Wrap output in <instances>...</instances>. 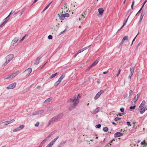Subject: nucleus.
Returning a JSON list of instances; mask_svg holds the SVG:
<instances>
[{
	"instance_id": "nucleus-21",
	"label": "nucleus",
	"mask_w": 147,
	"mask_h": 147,
	"mask_svg": "<svg viewBox=\"0 0 147 147\" xmlns=\"http://www.w3.org/2000/svg\"><path fill=\"white\" fill-rule=\"evenodd\" d=\"M128 40V36H125L123 38L122 41V42H124L125 41L127 42Z\"/></svg>"
},
{
	"instance_id": "nucleus-48",
	"label": "nucleus",
	"mask_w": 147,
	"mask_h": 147,
	"mask_svg": "<svg viewBox=\"0 0 147 147\" xmlns=\"http://www.w3.org/2000/svg\"><path fill=\"white\" fill-rule=\"evenodd\" d=\"M9 62H8V61L7 60H6V62H5V63L3 64V66H5L6 65L7 63H9Z\"/></svg>"
},
{
	"instance_id": "nucleus-53",
	"label": "nucleus",
	"mask_w": 147,
	"mask_h": 147,
	"mask_svg": "<svg viewBox=\"0 0 147 147\" xmlns=\"http://www.w3.org/2000/svg\"><path fill=\"white\" fill-rule=\"evenodd\" d=\"M47 141V140L45 139L44 140L42 141V142L40 144H43L44 142H46V141Z\"/></svg>"
},
{
	"instance_id": "nucleus-26",
	"label": "nucleus",
	"mask_w": 147,
	"mask_h": 147,
	"mask_svg": "<svg viewBox=\"0 0 147 147\" xmlns=\"http://www.w3.org/2000/svg\"><path fill=\"white\" fill-rule=\"evenodd\" d=\"M52 2H51L49 4H48L46 7H45V8L44 9H43V11H44L46 10L49 7L50 5L52 3Z\"/></svg>"
},
{
	"instance_id": "nucleus-45",
	"label": "nucleus",
	"mask_w": 147,
	"mask_h": 147,
	"mask_svg": "<svg viewBox=\"0 0 147 147\" xmlns=\"http://www.w3.org/2000/svg\"><path fill=\"white\" fill-rule=\"evenodd\" d=\"M125 114L124 113H119L118 114L119 116H122L123 115Z\"/></svg>"
},
{
	"instance_id": "nucleus-10",
	"label": "nucleus",
	"mask_w": 147,
	"mask_h": 147,
	"mask_svg": "<svg viewBox=\"0 0 147 147\" xmlns=\"http://www.w3.org/2000/svg\"><path fill=\"white\" fill-rule=\"evenodd\" d=\"M123 135V134L120 132H117L114 134V136L115 138L121 136Z\"/></svg>"
},
{
	"instance_id": "nucleus-18",
	"label": "nucleus",
	"mask_w": 147,
	"mask_h": 147,
	"mask_svg": "<svg viewBox=\"0 0 147 147\" xmlns=\"http://www.w3.org/2000/svg\"><path fill=\"white\" fill-rule=\"evenodd\" d=\"M100 109V107H97L94 110L92 113V114H94L98 113L99 111V109Z\"/></svg>"
},
{
	"instance_id": "nucleus-46",
	"label": "nucleus",
	"mask_w": 147,
	"mask_h": 147,
	"mask_svg": "<svg viewBox=\"0 0 147 147\" xmlns=\"http://www.w3.org/2000/svg\"><path fill=\"white\" fill-rule=\"evenodd\" d=\"M3 124L4 125V126L5 127H6V125H8V124L7 123V121H5L4 122H3Z\"/></svg>"
},
{
	"instance_id": "nucleus-58",
	"label": "nucleus",
	"mask_w": 147,
	"mask_h": 147,
	"mask_svg": "<svg viewBox=\"0 0 147 147\" xmlns=\"http://www.w3.org/2000/svg\"><path fill=\"white\" fill-rule=\"evenodd\" d=\"M127 123L128 126H131V125L130 124V123L129 122L127 121Z\"/></svg>"
},
{
	"instance_id": "nucleus-62",
	"label": "nucleus",
	"mask_w": 147,
	"mask_h": 147,
	"mask_svg": "<svg viewBox=\"0 0 147 147\" xmlns=\"http://www.w3.org/2000/svg\"><path fill=\"white\" fill-rule=\"evenodd\" d=\"M142 8H143L142 7H141V8H140V10H139L138 12V13H139L142 10Z\"/></svg>"
},
{
	"instance_id": "nucleus-63",
	"label": "nucleus",
	"mask_w": 147,
	"mask_h": 147,
	"mask_svg": "<svg viewBox=\"0 0 147 147\" xmlns=\"http://www.w3.org/2000/svg\"><path fill=\"white\" fill-rule=\"evenodd\" d=\"M53 110V109L52 108H49L48 111H51Z\"/></svg>"
},
{
	"instance_id": "nucleus-61",
	"label": "nucleus",
	"mask_w": 147,
	"mask_h": 147,
	"mask_svg": "<svg viewBox=\"0 0 147 147\" xmlns=\"http://www.w3.org/2000/svg\"><path fill=\"white\" fill-rule=\"evenodd\" d=\"M140 93H138V94H137V96L136 97H138V98L140 96Z\"/></svg>"
},
{
	"instance_id": "nucleus-31",
	"label": "nucleus",
	"mask_w": 147,
	"mask_h": 147,
	"mask_svg": "<svg viewBox=\"0 0 147 147\" xmlns=\"http://www.w3.org/2000/svg\"><path fill=\"white\" fill-rule=\"evenodd\" d=\"M53 144H54L53 143H52V142H51L46 146V147H51Z\"/></svg>"
},
{
	"instance_id": "nucleus-35",
	"label": "nucleus",
	"mask_w": 147,
	"mask_h": 147,
	"mask_svg": "<svg viewBox=\"0 0 147 147\" xmlns=\"http://www.w3.org/2000/svg\"><path fill=\"white\" fill-rule=\"evenodd\" d=\"M24 127V125H21L18 127L19 129L20 130L22 129Z\"/></svg>"
},
{
	"instance_id": "nucleus-43",
	"label": "nucleus",
	"mask_w": 147,
	"mask_h": 147,
	"mask_svg": "<svg viewBox=\"0 0 147 147\" xmlns=\"http://www.w3.org/2000/svg\"><path fill=\"white\" fill-rule=\"evenodd\" d=\"M91 45H89V46H87V47H84L82 49L83 50V51L87 49H88L89 47H90V46Z\"/></svg>"
},
{
	"instance_id": "nucleus-2",
	"label": "nucleus",
	"mask_w": 147,
	"mask_h": 147,
	"mask_svg": "<svg viewBox=\"0 0 147 147\" xmlns=\"http://www.w3.org/2000/svg\"><path fill=\"white\" fill-rule=\"evenodd\" d=\"M63 115V113H60L51 119L48 122V125L47 126L48 127L51 124L53 123L54 122L59 121L61 119H62Z\"/></svg>"
},
{
	"instance_id": "nucleus-7",
	"label": "nucleus",
	"mask_w": 147,
	"mask_h": 147,
	"mask_svg": "<svg viewBox=\"0 0 147 147\" xmlns=\"http://www.w3.org/2000/svg\"><path fill=\"white\" fill-rule=\"evenodd\" d=\"M104 92V91L103 90H101L100 92H98L96 94L94 98L95 100L97 99Z\"/></svg>"
},
{
	"instance_id": "nucleus-11",
	"label": "nucleus",
	"mask_w": 147,
	"mask_h": 147,
	"mask_svg": "<svg viewBox=\"0 0 147 147\" xmlns=\"http://www.w3.org/2000/svg\"><path fill=\"white\" fill-rule=\"evenodd\" d=\"M42 57V56H39V57L37 58V59L36 61L34 62V64L35 65H38L40 59H41Z\"/></svg>"
},
{
	"instance_id": "nucleus-28",
	"label": "nucleus",
	"mask_w": 147,
	"mask_h": 147,
	"mask_svg": "<svg viewBox=\"0 0 147 147\" xmlns=\"http://www.w3.org/2000/svg\"><path fill=\"white\" fill-rule=\"evenodd\" d=\"M10 78L11 79V76H10V75L6 76L3 79L4 80H5L8 79Z\"/></svg>"
},
{
	"instance_id": "nucleus-15",
	"label": "nucleus",
	"mask_w": 147,
	"mask_h": 147,
	"mask_svg": "<svg viewBox=\"0 0 147 147\" xmlns=\"http://www.w3.org/2000/svg\"><path fill=\"white\" fill-rule=\"evenodd\" d=\"M145 104H146L145 101L144 100H143L139 106V110H140V108H141L144 107V106L145 105Z\"/></svg>"
},
{
	"instance_id": "nucleus-52",
	"label": "nucleus",
	"mask_w": 147,
	"mask_h": 147,
	"mask_svg": "<svg viewBox=\"0 0 147 147\" xmlns=\"http://www.w3.org/2000/svg\"><path fill=\"white\" fill-rule=\"evenodd\" d=\"M120 119H121L120 118L117 117H116V118H115L114 120H115V121H117L118 120H119Z\"/></svg>"
},
{
	"instance_id": "nucleus-16",
	"label": "nucleus",
	"mask_w": 147,
	"mask_h": 147,
	"mask_svg": "<svg viewBox=\"0 0 147 147\" xmlns=\"http://www.w3.org/2000/svg\"><path fill=\"white\" fill-rule=\"evenodd\" d=\"M19 37H16L12 41V43L14 45L19 39Z\"/></svg>"
},
{
	"instance_id": "nucleus-3",
	"label": "nucleus",
	"mask_w": 147,
	"mask_h": 147,
	"mask_svg": "<svg viewBox=\"0 0 147 147\" xmlns=\"http://www.w3.org/2000/svg\"><path fill=\"white\" fill-rule=\"evenodd\" d=\"M65 76V74L62 75L58 80L55 83L54 86H57L61 82L62 80L64 78Z\"/></svg>"
},
{
	"instance_id": "nucleus-6",
	"label": "nucleus",
	"mask_w": 147,
	"mask_h": 147,
	"mask_svg": "<svg viewBox=\"0 0 147 147\" xmlns=\"http://www.w3.org/2000/svg\"><path fill=\"white\" fill-rule=\"evenodd\" d=\"M16 83H13L10 85H9L8 86L6 87V89H12L14 88L16 86Z\"/></svg>"
},
{
	"instance_id": "nucleus-47",
	"label": "nucleus",
	"mask_w": 147,
	"mask_h": 147,
	"mask_svg": "<svg viewBox=\"0 0 147 147\" xmlns=\"http://www.w3.org/2000/svg\"><path fill=\"white\" fill-rule=\"evenodd\" d=\"M53 38L52 36L51 35H49L48 36V38L49 39H52Z\"/></svg>"
},
{
	"instance_id": "nucleus-14",
	"label": "nucleus",
	"mask_w": 147,
	"mask_h": 147,
	"mask_svg": "<svg viewBox=\"0 0 147 147\" xmlns=\"http://www.w3.org/2000/svg\"><path fill=\"white\" fill-rule=\"evenodd\" d=\"M135 66H132L131 65L130 68V74H133V73L134 72V68Z\"/></svg>"
},
{
	"instance_id": "nucleus-13",
	"label": "nucleus",
	"mask_w": 147,
	"mask_h": 147,
	"mask_svg": "<svg viewBox=\"0 0 147 147\" xmlns=\"http://www.w3.org/2000/svg\"><path fill=\"white\" fill-rule=\"evenodd\" d=\"M19 73V71H17L16 72L12 74L11 75H10L11 76V79L17 76L18 73Z\"/></svg>"
},
{
	"instance_id": "nucleus-19",
	"label": "nucleus",
	"mask_w": 147,
	"mask_h": 147,
	"mask_svg": "<svg viewBox=\"0 0 147 147\" xmlns=\"http://www.w3.org/2000/svg\"><path fill=\"white\" fill-rule=\"evenodd\" d=\"M104 11V10L102 8H99L98 9V12L100 15H102V14Z\"/></svg>"
},
{
	"instance_id": "nucleus-22",
	"label": "nucleus",
	"mask_w": 147,
	"mask_h": 147,
	"mask_svg": "<svg viewBox=\"0 0 147 147\" xmlns=\"http://www.w3.org/2000/svg\"><path fill=\"white\" fill-rule=\"evenodd\" d=\"M51 100L52 99L51 98H49L45 101L44 102V103L45 104L46 103V104H47L48 103L50 102Z\"/></svg>"
},
{
	"instance_id": "nucleus-17",
	"label": "nucleus",
	"mask_w": 147,
	"mask_h": 147,
	"mask_svg": "<svg viewBox=\"0 0 147 147\" xmlns=\"http://www.w3.org/2000/svg\"><path fill=\"white\" fill-rule=\"evenodd\" d=\"M32 69L31 68H29L25 70L24 71V72L27 73L28 72V73L27 74L29 75L32 72Z\"/></svg>"
},
{
	"instance_id": "nucleus-39",
	"label": "nucleus",
	"mask_w": 147,
	"mask_h": 147,
	"mask_svg": "<svg viewBox=\"0 0 147 147\" xmlns=\"http://www.w3.org/2000/svg\"><path fill=\"white\" fill-rule=\"evenodd\" d=\"M133 91H132V90H131L129 91V97H131V96H132V94H133Z\"/></svg>"
},
{
	"instance_id": "nucleus-51",
	"label": "nucleus",
	"mask_w": 147,
	"mask_h": 147,
	"mask_svg": "<svg viewBox=\"0 0 147 147\" xmlns=\"http://www.w3.org/2000/svg\"><path fill=\"white\" fill-rule=\"evenodd\" d=\"M92 67V66H91V65L86 70V71H87L89 70Z\"/></svg>"
},
{
	"instance_id": "nucleus-23",
	"label": "nucleus",
	"mask_w": 147,
	"mask_h": 147,
	"mask_svg": "<svg viewBox=\"0 0 147 147\" xmlns=\"http://www.w3.org/2000/svg\"><path fill=\"white\" fill-rule=\"evenodd\" d=\"M145 12H143V11L142 12V13H141L140 15V19H141V20H142V19L143 18V17L145 15Z\"/></svg>"
},
{
	"instance_id": "nucleus-20",
	"label": "nucleus",
	"mask_w": 147,
	"mask_h": 147,
	"mask_svg": "<svg viewBox=\"0 0 147 147\" xmlns=\"http://www.w3.org/2000/svg\"><path fill=\"white\" fill-rule=\"evenodd\" d=\"M58 15L59 16V19L60 20H63L64 19L65 17L64 14H62L61 16H60L59 14Z\"/></svg>"
},
{
	"instance_id": "nucleus-24",
	"label": "nucleus",
	"mask_w": 147,
	"mask_h": 147,
	"mask_svg": "<svg viewBox=\"0 0 147 147\" xmlns=\"http://www.w3.org/2000/svg\"><path fill=\"white\" fill-rule=\"evenodd\" d=\"M98 62V61L97 60H95L91 65L92 67L96 65Z\"/></svg>"
},
{
	"instance_id": "nucleus-50",
	"label": "nucleus",
	"mask_w": 147,
	"mask_h": 147,
	"mask_svg": "<svg viewBox=\"0 0 147 147\" xmlns=\"http://www.w3.org/2000/svg\"><path fill=\"white\" fill-rule=\"evenodd\" d=\"M120 111L121 112H123L124 111V109L123 108H121Z\"/></svg>"
},
{
	"instance_id": "nucleus-64",
	"label": "nucleus",
	"mask_w": 147,
	"mask_h": 147,
	"mask_svg": "<svg viewBox=\"0 0 147 147\" xmlns=\"http://www.w3.org/2000/svg\"><path fill=\"white\" fill-rule=\"evenodd\" d=\"M108 73V71H106L104 72L103 73V74H106L107 73Z\"/></svg>"
},
{
	"instance_id": "nucleus-49",
	"label": "nucleus",
	"mask_w": 147,
	"mask_h": 147,
	"mask_svg": "<svg viewBox=\"0 0 147 147\" xmlns=\"http://www.w3.org/2000/svg\"><path fill=\"white\" fill-rule=\"evenodd\" d=\"M39 122H37L35 124V125L36 127H38L39 126Z\"/></svg>"
},
{
	"instance_id": "nucleus-5",
	"label": "nucleus",
	"mask_w": 147,
	"mask_h": 147,
	"mask_svg": "<svg viewBox=\"0 0 147 147\" xmlns=\"http://www.w3.org/2000/svg\"><path fill=\"white\" fill-rule=\"evenodd\" d=\"M14 55L13 54H10L6 57L5 59L6 60L8 61V62H9L13 58Z\"/></svg>"
},
{
	"instance_id": "nucleus-12",
	"label": "nucleus",
	"mask_w": 147,
	"mask_h": 147,
	"mask_svg": "<svg viewBox=\"0 0 147 147\" xmlns=\"http://www.w3.org/2000/svg\"><path fill=\"white\" fill-rule=\"evenodd\" d=\"M131 14V13H130V15H129V16L128 17V18H127V19L126 20H124V21L123 22V25L118 30V31H119L122 28H123L126 25V23L128 19L129 16Z\"/></svg>"
},
{
	"instance_id": "nucleus-33",
	"label": "nucleus",
	"mask_w": 147,
	"mask_h": 147,
	"mask_svg": "<svg viewBox=\"0 0 147 147\" xmlns=\"http://www.w3.org/2000/svg\"><path fill=\"white\" fill-rule=\"evenodd\" d=\"M15 121V120L14 119H12L11 121H7V123L8 124H9L11 123H13Z\"/></svg>"
},
{
	"instance_id": "nucleus-32",
	"label": "nucleus",
	"mask_w": 147,
	"mask_h": 147,
	"mask_svg": "<svg viewBox=\"0 0 147 147\" xmlns=\"http://www.w3.org/2000/svg\"><path fill=\"white\" fill-rule=\"evenodd\" d=\"M12 11V13H11V14H12V15L13 16H14V15H16V14L18 13L19 12V11H14V12H12V11Z\"/></svg>"
},
{
	"instance_id": "nucleus-29",
	"label": "nucleus",
	"mask_w": 147,
	"mask_h": 147,
	"mask_svg": "<svg viewBox=\"0 0 147 147\" xmlns=\"http://www.w3.org/2000/svg\"><path fill=\"white\" fill-rule=\"evenodd\" d=\"M25 9L24 8H23L22 9L21 11H19L20 12L19 13H20V16L23 14V12L25 10Z\"/></svg>"
},
{
	"instance_id": "nucleus-37",
	"label": "nucleus",
	"mask_w": 147,
	"mask_h": 147,
	"mask_svg": "<svg viewBox=\"0 0 147 147\" xmlns=\"http://www.w3.org/2000/svg\"><path fill=\"white\" fill-rule=\"evenodd\" d=\"M28 36V34H25V35L22 38V39L20 40V41L21 42V41H22L25 38V37L26 36Z\"/></svg>"
},
{
	"instance_id": "nucleus-30",
	"label": "nucleus",
	"mask_w": 147,
	"mask_h": 147,
	"mask_svg": "<svg viewBox=\"0 0 147 147\" xmlns=\"http://www.w3.org/2000/svg\"><path fill=\"white\" fill-rule=\"evenodd\" d=\"M4 127H5L3 122L0 123V129H3Z\"/></svg>"
},
{
	"instance_id": "nucleus-27",
	"label": "nucleus",
	"mask_w": 147,
	"mask_h": 147,
	"mask_svg": "<svg viewBox=\"0 0 147 147\" xmlns=\"http://www.w3.org/2000/svg\"><path fill=\"white\" fill-rule=\"evenodd\" d=\"M59 138V137L58 136H57L51 142H52V143H53V144H54L55 142Z\"/></svg>"
},
{
	"instance_id": "nucleus-57",
	"label": "nucleus",
	"mask_w": 147,
	"mask_h": 147,
	"mask_svg": "<svg viewBox=\"0 0 147 147\" xmlns=\"http://www.w3.org/2000/svg\"><path fill=\"white\" fill-rule=\"evenodd\" d=\"M142 20H141V19H140V20L139 21L138 23V24L139 25L141 23Z\"/></svg>"
},
{
	"instance_id": "nucleus-1",
	"label": "nucleus",
	"mask_w": 147,
	"mask_h": 147,
	"mask_svg": "<svg viewBox=\"0 0 147 147\" xmlns=\"http://www.w3.org/2000/svg\"><path fill=\"white\" fill-rule=\"evenodd\" d=\"M80 96L79 94L76 96H74L71 98H70L69 102H73L72 105H71L69 107V109L70 111L71 110L75 108L79 102V99L80 98Z\"/></svg>"
},
{
	"instance_id": "nucleus-36",
	"label": "nucleus",
	"mask_w": 147,
	"mask_h": 147,
	"mask_svg": "<svg viewBox=\"0 0 147 147\" xmlns=\"http://www.w3.org/2000/svg\"><path fill=\"white\" fill-rule=\"evenodd\" d=\"M19 131H20V130L19 129L18 127L16 129H14L13 130V132H16Z\"/></svg>"
},
{
	"instance_id": "nucleus-41",
	"label": "nucleus",
	"mask_w": 147,
	"mask_h": 147,
	"mask_svg": "<svg viewBox=\"0 0 147 147\" xmlns=\"http://www.w3.org/2000/svg\"><path fill=\"white\" fill-rule=\"evenodd\" d=\"M101 127V125L100 124H98V125H96L95 126V127L96 128H100Z\"/></svg>"
},
{
	"instance_id": "nucleus-42",
	"label": "nucleus",
	"mask_w": 147,
	"mask_h": 147,
	"mask_svg": "<svg viewBox=\"0 0 147 147\" xmlns=\"http://www.w3.org/2000/svg\"><path fill=\"white\" fill-rule=\"evenodd\" d=\"M54 133H53V132H52L50 134H49L48 136L47 137V139L49 138H50L51 137V136L54 134Z\"/></svg>"
},
{
	"instance_id": "nucleus-54",
	"label": "nucleus",
	"mask_w": 147,
	"mask_h": 147,
	"mask_svg": "<svg viewBox=\"0 0 147 147\" xmlns=\"http://www.w3.org/2000/svg\"><path fill=\"white\" fill-rule=\"evenodd\" d=\"M83 50L82 49L80 50L78 52V54H79L80 53H81L82 52H83Z\"/></svg>"
},
{
	"instance_id": "nucleus-44",
	"label": "nucleus",
	"mask_w": 147,
	"mask_h": 147,
	"mask_svg": "<svg viewBox=\"0 0 147 147\" xmlns=\"http://www.w3.org/2000/svg\"><path fill=\"white\" fill-rule=\"evenodd\" d=\"M136 107V105H134L133 106H131L130 107L129 109H135Z\"/></svg>"
},
{
	"instance_id": "nucleus-59",
	"label": "nucleus",
	"mask_w": 147,
	"mask_h": 147,
	"mask_svg": "<svg viewBox=\"0 0 147 147\" xmlns=\"http://www.w3.org/2000/svg\"><path fill=\"white\" fill-rule=\"evenodd\" d=\"M133 75V74H130L129 76V78L130 79H131V76H132Z\"/></svg>"
},
{
	"instance_id": "nucleus-9",
	"label": "nucleus",
	"mask_w": 147,
	"mask_h": 147,
	"mask_svg": "<svg viewBox=\"0 0 147 147\" xmlns=\"http://www.w3.org/2000/svg\"><path fill=\"white\" fill-rule=\"evenodd\" d=\"M139 110H140V113L141 114H142L144 113L147 110V108L146 107L141 108Z\"/></svg>"
},
{
	"instance_id": "nucleus-40",
	"label": "nucleus",
	"mask_w": 147,
	"mask_h": 147,
	"mask_svg": "<svg viewBox=\"0 0 147 147\" xmlns=\"http://www.w3.org/2000/svg\"><path fill=\"white\" fill-rule=\"evenodd\" d=\"M64 14V16L65 17H65H69V14L68 13H67L65 14Z\"/></svg>"
},
{
	"instance_id": "nucleus-34",
	"label": "nucleus",
	"mask_w": 147,
	"mask_h": 147,
	"mask_svg": "<svg viewBox=\"0 0 147 147\" xmlns=\"http://www.w3.org/2000/svg\"><path fill=\"white\" fill-rule=\"evenodd\" d=\"M103 130L105 131V132H107L108 131V128L107 127H104L103 128Z\"/></svg>"
},
{
	"instance_id": "nucleus-8",
	"label": "nucleus",
	"mask_w": 147,
	"mask_h": 147,
	"mask_svg": "<svg viewBox=\"0 0 147 147\" xmlns=\"http://www.w3.org/2000/svg\"><path fill=\"white\" fill-rule=\"evenodd\" d=\"M44 111V110H41L36 111L34 113L32 114V115H35L36 114H40L43 113Z\"/></svg>"
},
{
	"instance_id": "nucleus-60",
	"label": "nucleus",
	"mask_w": 147,
	"mask_h": 147,
	"mask_svg": "<svg viewBox=\"0 0 147 147\" xmlns=\"http://www.w3.org/2000/svg\"><path fill=\"white\" fill-rule=\"evenodd\" d=\"M127 96V94H124L123 96V97L124 98H126Z\"/></svg>"
},
{
	"instance_id": "nucleus-56",
	"label": "nucleus",
	"mask_w": 147,
	"mask_h": 147,
	"mask_svg": "<svg viewBox=\"0 0 147 147\" xmlns=\"http://www.w3.org/2000/svg\"><path fill=\"white\" fill-rule=\"evenodd\" d=\"M147 1V0H146L144 1V3L142 5V8H143L144 5L145 4V3H146V2Z\"/></svg>"
},
{
	"instance_id": "nucleus-55",
	"label": "nucleus",
	"mask_w": 147,
	"mask_h": 147,
	"mask_svg": "<svg viewBox=\"0 0 147 147\" xmlns=\"http://www.w3.org/2000/svg\"><path fill=\"white\" fill-rule=\"evenodd\" d=\"M138 33L136 35V37L134 38V39H133V41H132V43H131V45H132V44H133V42L135 41L136 38L137 36L138 35Z\"/></svg>"
},
{
	"instance_id": "nucleus-38",
	"label": "nucleus",
	"mask_w": 147,
	"mask_h": 147,
	"mask_svg": "<svg viewBox=\"0 0 147 147\" xmlns=\"http://www.w3.org/2000/svg\"><path fill=\"white\" fill-rule=\"evenodd\" d=\"M138 97H136V96H135L134 98V99L135 100L134 101V102L135 103H136V101L138 100Z\"/></svg>"
},
{
	"instance_id": "nucleus-4",
	"label": "nucleus",
	"mask_w": 147,
	"mask_h": 147,
	"mask_svg": "<svg viewBox=\"0 0 147 147\" xmlns=\"http://www.w3.org/2000/svg\"><path fill=\"white\" fill-rule=\"evenodd\" d=\"M12 13V11L8 15V16L5 18L4 19V20L5 21L3 22L0 25V27H2L7 22V21L8 20H7V18L9 17L10 16V15Z\"/></svg>"
},
{
	"instance_id": "nucleus-25",
	"label": "nucleus",
	"mask_w": 147,
	"mask_h": 147,
	"mask_svg": "<svg viewBox=\"0 0 147 147\" xmlns=\"http://www.w3.org/2000/svg\"><path fill=\"white\" fill-rule=\"evenodd\" d=\"M57 74V73H56L55 74H53L50 77V79H52L53 78H54L56 76V75Z\"/></svg>"
}]
</instances>
